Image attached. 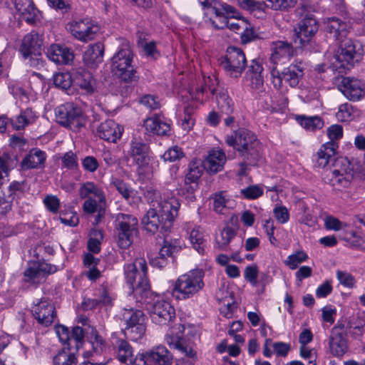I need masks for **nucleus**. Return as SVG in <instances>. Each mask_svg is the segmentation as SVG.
Returning a JSON list of instances; mask_svg holds the SVG:
<instances>
[{
    "instance_id": "obj_1",
    "label": "nucleus",
    "mask_w": 365,
    "mask_h": 365,
    "mask_svg": "<svg viewBox=\"0 0 365 365\" xmlns=\"http://www.w3.org/2000/svg\"><path fill=\"white\" fill-rule=\"evenodd\" d=\"M180 204L175 197L163 200L158 202L157 207L148 210L142 219L143 227L155 234L160 232L163 236L170 231L175 219L178 215Z\"/></svg>"
},
{
    "instance_id": "obj_2",
    "label": "nucleus",
    "mask_w": 365,
    "mask_h": 365,
    "mask_svg": "<svg viewBox=\"0 0 365 365\" xmlns=\"http://www.w3.org/2000/svg\"><path fill=\"white\" fill-rule=\"evenodd\" d=\"M227 143L235 148L243 158L241 166L255 165L259 159L260 146L256 135L249 130L240 128L228 136Z\"/></svg>"
},
{
    "instance_id": "obj_3",
    "label": "nucleus",
    "mask_w": 365,
    "mask_h": 365,
    "mask_svg": "<svg viewBox=\"0 0 365 365\" xmlns=\"http://www.w3.org/2000/svg\"><path fill=\"white\" fill-rule=\"evenodd\" d=\"M132 61L133 52L128 43L123 44L111 58L112 72L125 83L133 84L139 78Z\"/></svg>"
},
{
    "instance_id": "obj_4",
    "label": "nucleus",
    "mask_w": 365,
    "mask_h": 365,
    "mask_svg": "<svg viewBox=\"0 0 365 365\" xmlns=\"http://www.w3.org/2000/svg\"><path fill=\"white\" fill-rule=\"evenodd\" d=\"M362 56L361 45L357 41L346 39L341 41L339 46L335 54L336 61L334 63V66L339 70V73H346L359 63Z\"/></svg>"
},
{
    "instance_id": "obj_5",
    "label": "nucleus",
    "mask_w": 365,
    "mask_h": 365,
    "mask_svg": "<svg viewBox=\"0 0 365 365\" xmlns=\"http://www.w3.org/2000/svg\"><path fill=\"white\" fill-rule=\"evenodd\" d=\"M334 169L331 171V177L329 183L332 186L347 187L354 178L358 169V164L354 160L346 157H336L333 163Z\"/></svg>"
},
{
    "instance_id": "obj_6",
    "label": "nucleus",
    "mask_w": 365,
    "mask_h": 365,
    "mask_svg": "<svg viewBox=\"0 0 365 365\" xmlns=\"http://www.w3.org/2000/svg\"><path fill=\"white\" fill-rule=\"evenodd\" d=\"M302 10L303 18L298 23V27L294 29L293 41L297 46L304 48L311 42L318 31L319 24L314 14L307 9V6H303Z\"/></svg>"
},
{
    "instance_id": "obj_7",
    "label": "nucleus",
    "mask_w": 365,
    "mask_h": 365,
    "mask_svg": "<svg viewBox=\"0 0 365 365\" xmlns=\"http://www.w3.org/2000/svg\"><path fill=\"white\" fill-rule=\"evenodd\" d=\"M56 122L73 131H78L86 124L82 110L73 103H66L55 109Z\"/></svg>"
},
{
    "instance_id": "obj_8",
    "label": "nucleus",
    "mask_w": 365,
    "mask_h": 365,
    "mask_svg": "<svg viewBox=\"0 0 365 365\" xmlns=\"http://www.w3.org/2000/svg\"><path fill=\"white\" fill-rule=\"evenodd\" d=\"M117 243L121 249L128 248L138 233V220L131 215L118 213L115 217Z\"/></svg>"
},
{
    "instance_id": "obj_9",
    "label": "nucleus",
    "mask_w": 365,
    "mask_h": 365,
    "mask_svg": "<svg viewBox=\"0 0 365 365\" xmlns=\"http://www.w3.org/2000/svg\"><path fill=\"white\" fill-rule=\"evenodd\" d=\"M220 65L227 76L237 78L246 68L245 54L240 48L230 46L225 54L220 58Z\"/></svg>"
},
{
    "instance_id": "obj_10",
    "label": "nucleus",
    "mask_w": 365,
    "mask_h": 365,
    "mask_svg": "<svg viewBox=\"0 0 365 365\" xmlns=\"http://www.w3.org/2000/svg\"><path fill=\"white\" fill-rule=\"evenodd\" d=\"M153 322L160 325L167 324L175 317V309L170 303L155 294L145 303Z\"/></svg>"
},
{
    "instance_id": "obj_11",
    "label": "nucleus",
    "mask_w": 365,
    "mask_h": 365,
    "mask_svg": "<svg viewBox=\"0 0 365 365\" xmlns=\"http://www.w3.org/2000/svg\"><path fill=\"white\" fill-rule=\"evenodd\" d=\"M204 286L202 275H180L175 282L173 296L178 299H187Z\"/></svg>"
},
{
    "instance_id": "obj_12",
    "label": "nucleus",
    "mask_w": 365,
    "mask_h": 365,
    "mask_svg": "<svg viewBox=\"0 0 365 365\" xmlns=\"http://www.w3.org/2000/svg\"><path fill=\"white\" fill-rule=\"evenodd\" d=\"M66 29L76 39L83 42L93 40L100 30L99 26L89 19L71 22Z\"/></svg>"
},
{
    "instance_id": "obj_13",
    "label": "nucleus",
    "mask_w": 365,
    "mask_h": 365,
    "mask_svg": "<svg viewBox=\"0 0 365 365\" xmlns=\"http://www.w3.org/2000/svg\"><path fill=\"white\" fill-rule=\"evenodd\" d=\"M31 312L38 323L45 327L50 326L56 317L55 307L48 299H41L34 304Z\"/></svg>"
},
{
    "instance_id": "obj_14",
    "label": "nucleus",
    "mask_w": 365,
    "mask_h": 365,
    "mask_svg": "<svg viewBox=\"0 0 365 365\" xmlns=\"http://www.w3.org/2000/svg\"><path fill=\"white\" fill-rule=\"evenodd\" d=\"M237 227H232L229 225L225 226L219 235L215 237V242L217 247L224 251H235L238 247H242L243 240L240 237H237Z\"/></svg>"
},
{
    "instance_id": "obj_15",
    "label": "nucleus",
    "mask_w": 365,
    "mask_h": 365,
    "mask_svg": "<svg viewBox=\"0 0 365 365\" xmlns=\"http://www.w3.org/2000/svg\"><path fill=\"white\" fill-rule=\"evenodd\" d=\"M123 332L113 333L110 338L111 345L120 361L132 364L135 361L133 349L130 344L121 336Z\"/></svg>"
},
{
    "instance_id": "obj_16",
    "label": "nucleus",
    "mask_w": 365,
    "mask_h": 365,
    "mask_svg": "<svg viewBox=\"0 0 365 365\" xmlns=\"http://www.w3.org/2000/svg\"><path fill=\"white\" fill-rule=\"evenodd\" d=\"M217 109L220 112L221 120L228 127H232L235 123L236 114L234 103L228 96L227 90H222L217 98Z\"/></svg>"
},
{
    "instance_id": "obj_17",
    "label": "nucleus",
    "mask_w": 365,
    "mask_h": 365,
    "mask_svg": "<svg viewBox=\"0 0 365 365\" xmlns=\"http://www.w3.org/2000/svg\"><path fill=\"white\" fill-rule=\"evenodd\" d=\"M275 73L278 76L277 81L279 86L282 81L284 80L291 87H296L304 76V66L302 62L292 63L287 68H284L281 72L277 71V68L273 67L272 75L274 76Z\"/></svg>"
},
{
    "instance_id": "obj_18",
    "label": "nucleus",
    "mask_w": 365,
    "mask_h": 365,
    "mask_svg": "<svg viewBox=\"0 0 365 365\" xmlns=\"http://www.w3.org/2000/svg\"><path fill=\"white\" fill-rule=\"evenodd\" d=\"M146 365H171L173 355L162 345L153 347L140 356Z\"/></svg>"
},
{
    "instance_id": "obj_19",
    "label": "nucleus",
    "mask_w": 365,
    "mask_h": 365,
    "mask_svg": "<svg viewBox=\"0 0 365 365\" xmlns=\"http://www.w3.org/2000/svg\"><path fill=\"white\" fill-rule=\"evenodd\" d=\"M338 88L344 96L351 101H358L365 95L364 85L359 80L354 78H343Z\"/></svg>"
},
{
    "instance_id": "obj_20",
    "label": "nucleus",
    "mask_w": 365,
    "mask_h": 365,
    "mask_svg": "<svg viewBox=\"0 0 365 365\" xmlns=\"http://www.w3.org/2000/svg\"><path fill=\"white\" fill-rule=\"evenodd\" d=\"M324 24L327 35L336 41L345 38L351 27L349 21L335 16L325 19Z\"/></svg>"
},
{
    "instance_id": "obj_21",
    "label": "nucleus",
    "mask_w": 365,
    "mask_h": 365,
    "mask_svg": "<svg viewBox=\"0 0 365 365\" xmlns=\"http://www.w3.org/2000/svg\"><path fill=\"white\" fill-rule=\"evenodd\" d=\"M270 61L277 68L279 63H283L285 60L289 59L294 54L295 49L292 44L287 41H277L272 43L270 46Z\"/></svg>"
},
{
    "instance_id": "obj_22",
    "label": "nucleus",
    "mask_w": 365,
    "mask_h": 365,
    "mask_svg": "<svg viewBox=\"0 0 365 365\" xmlns=\"http://www.w3.org/2000/svg\"><path fill=\"white\" fill-rule=\"evenodd\" d=\"M127 282L135 295L141 297L144 303L147 302V299L150 300L156 294L150 290L147 275H128Z\"/></svg>"
},
{
    "instance_id": "obj_23",
    "label": "nucleus",
    "mask_w": 365,
    "mask_h": 365,
    "mask_svg": "<svg viewBox=\"0 0 365 365\" xmlns=\"http://www.w3.org/2000/svg\"><path fill=\"white\" fill-rule=\"evenodd\" d=\"M96 132L101 139L115 143L121 137L123 128L113 120L108 119L98 126Z\"/></svg>"
},
{
    "instance_id": "obj_24",
    "label": "nucleus",
    "mask_w": 365,
    "mask_h": 365,
    "mask_svg": "<svg viewBox=\"0 0 365 365\" xmlns=\"http://www.w3.org/2000/svg\"><path fill=\"white\" fill-rule=\"evenodd\" d=\"M165 340L170 348L179 350L188 358H196V351L194 349L193 344L187 342L181 336L175 334L173 329L167 333Z\"/></svg>"
},
{
    "instance_id": "obj_25",
    "label": "nucleus",
    "mask_w": 365,
    "mask_h": 365,
    "mask_svg": "<svg viewBox=\"0 0 365 365\" xmlns=\"http://www.w3.org/2000/svg\"><path fill=\"white\" fill-rule=\"evenodd\" d=\"M43 41L39 35L34 31L26 34L20 47V51L24 58L41 54Z\"/></svg>"
},
{
    "instance_id": "obj_26",
    "label": "nucleus",
    "mask_w": 365,
    "mask_h": 365,
    "mask_svg": "<svg viewBox=\"0 0 365 365\" xmlns=\"http://www.w3.org/2000/svg\"><path fill=\"white\" fill-rule=\"evenodd\" d=\"M338 145L336 142H327L322 145L315 156L316 164L319 168H326L333 165L336 158V149Z\"/></svg>"
},
{
    "instance_id": "obj_27",
    "label": "nucleus",
    "mask_w": 365,
    "mask_h": 365,
    "mask_svg": "<svg viewBox=\"0 0 365 365\" xmlns=\"http://www.w3.org/2000/svg\"><path fill=\"white\" fill-rule=\"evenodd\" d=\"M148 153L149 147L147 144L137 140L131 141L129 154L139 169L148 165L150 163Z\"/></svg>"
},
{
    "instance_id": "obj_28",
    "label": "nucleus",
    "mask_w": 365,
    "mask_h": 365,
    "mask_svg": "<svg viewBox=\"0 0 365 365\" xmlns=\"http://www.w3.org/2000/svg\"><path fill=\"white\" fill-rule=\"evenodd\" d=\"M46 56L57 64H68L74 57L68 48L58 44L51 45L46 51Z\"/></svg>"
},
{
    "instance_id": "obj_29",
    "label": "nucleus",
    "mask_w": 365,
    "mask_h": 365,
    "mask_svg": "<svg viewBox=\"0 0 365 365\" xmlns=\"http://www.w3.org/2000/svg\"><path fill=\"white\" fill-rule=\"evenodd\" d=\"M163 117L160 114H155L152 117L148 118L144 121L145 130L158 135H168L170 131V124L163 120Z\"/></svg>"
},
{
    "instance_id": "obj_30",
    "label": "nucleus",
    "mask_w": 365,
    "mask_h": 365,
    "mask_svg": "<svg viewBox=\"0 0 365 365\" xmlns=\"http://www.w3.org/2000/svg\"><path fill=\"white\" fill-rule=\"evenodd\" d=\"M226 161L225 153L221 150H212L203 162V166L208 172L216 173L222 170Z\"/></svg>"
},
{
    "instance_id": "obj_31",
    "label": "nucleus",
    "mask_w": 365,
    "mask_h": 365,
    "mask_svg": "<svg viewBox=\"0 0 365 365\" xmlns=\"http://www.w3.org/2000/svg\"><path fill=\"white\" fill-rule=\"evenodd\" d=\"M104 46L100 42L90 45L83 56V62L90 68H96L103 61Z\"/></svg>"
},
{
    "instance_id": "obj_32",
    "label": "nucleus",
    "mask_w": 365,
    "mask_h": 365,
    "mask_svg": "<svg viewBox=\"0 0 365 365\" xmlns=\"http://www.w3.org/2000/svg\"><path fill=\"white\" fill-rule=\"evenodd\" d=\"M212 26L217 29H224L228 28L235 32L242 30L247 25V21L244 19H237L235 16V11L230 14H225L222 20L217 22L216 20L210 19Z\"/></svg>"
},
{
    "instance_id": "obj_33",
    "label": "nucleus",
    "mask_w": 365,
    "mask_h": 365,
    "mask_svg": "<svg viewBox=\"0 0 365 365\" xmlns=\"http://www.w3.org/2000/svg\"><path fill=\"white\" fill-rule=\"evenodd\" d=\"M263 67L256 60H252L248 66L246 76L250 81V86L254 90H260L264 86Z\"/></svg>"
},
{
    "instance_id": "obj_34",
    "label": "nucleus",
    "mask_w": 365,
    "mask_h": 365,
    "mask_svg": "<svg viewBox=\"0 0 365 365\" xmlns=\"http://www.w3.org/2000/svg\"><path fill=\"white\" fill-rule=\"evenodd\" d=\"M46 159L45 152L38 148H33L22 160L21 166L24 169L43 168Z\"/></svg>"
},
{
    "instance_id": "obj_35",
    "label": "nucleus",
    "mask_w": 365,
    "mask_h": 365,
    "mask_svg": "<svg viewBox=\"0 0 365 365\" xmlns=\"http://www.w3.org/2000/svg\"><path fill=\"white\" fill-rule=\"evenodd\" d=\"M180 246L173 245L168 240L164 241V245L160 250L159 257H155L150 260V265L153 267L161 269L167 264L165 257L171 256L174 252H178Z\"/></svg>"
},
{
    "instance_id": "obj_36",
    "label": "nucleus",
    "mask_w": 365,
    "mask_h": 365,
    "mask_svg": "<svg viewBox=\"0 0 365 365\" xmlns=\"http://www.w3.org/2000/svg\"><path fill=\"white\" fill-rule=\"evenodd\" d=\"M204 11L205 15L207 16L214 14L215 18L213 19L210 16V19H212V20H216L217 22H219V21L222 19L225 14H230L233 13L235 11V8L225 3H222L216 0L213 4H212V6Z\"/></svg>"
},
{
    "instance_id": "obj_37",
    "label": "nucleus",
    "mask_w": 365,
    "mask_h": 365,
    "mask_svg": "<svg viewBox=\"0 0 365 365\" xmlns=\"http://www.w3.org/2000/svg\"><path fill=\"white\" fill-rule=\"evenodd\" d=\"M37 118L36 113L30 108L21 110L14 118L10 119L12 127L16 130L24 129L26 125L35 122Z\"/></svg>"
},
{
    "instance_id": "obj_38",
    "label": "nucleus",
    "mask_w": 365,
    "mask_h": 365,
    "mask_svg": "<svg viewBox=\"0 0 365 365\" xmlns=\"http://www.w3.org/2000/svg\"><path fill=\"white\" fill-rule=\"evenodd\" d=\"M115 297L112 295L107 288L103 287L100 296L98 299H84L82 306L84 309L90 310L95 308L98 304H102L105 306H110Z\"/></svg>"
},
{
    "instance_id": "obj_39",
    "label": "nucleus",
    "mask_w": 365,
    "mask_h": 365,
    "mask_svg": "<svg viewBox=\"0 0 365 365\" xmlns=\"http://www.w3.org/2000/svg\"><path fill=\"white\" fill-rule=\"evenodd\" d=\"M329 349L334 356H341L347 350L346 341L341 334H332L329 339Z\"/></svg>"
},
{
    "instance_id": "obj_40",
    "label": "nucleus",
    "mask_w": 365,
    "mask_h": 365,
    "mask_svg": "<svg viewBox=\"0 0 365 365\" xmlns=\"http://www.w3.org/2000/svg\"><path fill=\"white\" fill-rule=\"evenodd\" d=\"M57 271L55 265L45 262L30 261L24 274H54Z\"/></svg>"
},
{
    "instance_id": "obj_41",
    "label": "nucleus",
    "mask_w": 365,
    "mask_h": 365,
    "mask_svg": "<svg viewBox=\"0 0 365 365\" xmlns=\"http://www.w3.org/2000/svg\"><path fill=\"white\" fill-rule=\"evenodd\" d=\"M93 78L91 73L86 71L77 72L73 80V83L84 90L86 93L93 92Z\"/></svg>"
},
{
    "instance_id": "obj_42",
    "label": "nucleus",
    "mask_w": 365,
    "mask_h": 365,
    "mask_svg": "<svg viewBox=\"0 0 365 365\" xmlns=\"http://www.w3.org/2000/svg\"><path fill=\"white\" fill-rule=\"evenodd\" d=\"M123 320L125 322L126 327L138 325V324L145 323V316L143 312L140 310H134L133 309H124L122 314Z\"/></svg>"
},
{
    "instance_id": "obj_43",
    "label": "nucleus",
    "mask_w": 365,
    "mask_h": 365,
    "mask_svg": "<svg viewBox=\"0 0 365 365\" xmlns=\"http://www.w3.org/2000/svg\"><path fill=\"white\" fill-rule=\"evenodd\" d=\"M94 195L101 202L105 203V197L102 190L93 182H87L81 185L79 188V196L81 199L90 197V195Z\"/></svg>"
},
{
    "instance_id": "obj_44",
    "label": "nucleus",
    "mask_w": 365,
    "mask_h": 365,
    "mask_svg": "<svg viewBox=\"0 0 365 365\" xmlns=\"http://www.w3.org/2000/svg\"><path fill=\"white\" fill-rule=\"evenodd\" d=\"M359 110L349 103H344L339 106L336 113V118L341 122H349L355 117L359 115Z\"/></svg>"
},
{
    "instance_id": "obj_45",
    "label": "nucleus",
    "mask_w": 365,
    "mask_h": 365,
    "mask_svg": "<svg viewBox=\"0 0 365 365\" xmlns=\"http://www.w3.org/2000/svg\"><path fill=\"white\" fill-rule=\"evenodd\" d=\"M53 365H77L78 359L75 353L63 349L53 359Z\"/></svg>"
},
{
    "instance_id": "obj_46",
    "label": "nucleus",
    "mask_w": 365,
    "mask_h": 365,
    "mask_svg": "<svg viewBox=\"0 0 365 365\" xmlns=\"http://www.w3.org/2000/svg\"><path fill=\"white\" fill-rule=\"evenodd\" d=\"M100 203H102L100 202ZM83 211L86 213L93 214L98 212V215L96 216L95 223L98 224L101 222V219L105 215V208L103 207L102 205L100 204L98 207L96 203V200L92 197H88L83 203Z\"/></svg>"
},
{
    "instance_id": "obj_47",
    "label": "nucleus",
    "mask_w": 365,
    "mask_h": 365,
    "mask_svg": "<svg viewBox=\"0 0 365 365\" xmlns=\"http://www.w3.org/2000/svg\"><path fill=\"white\" fill-rule=\"evenodd\" d=\"M88 339L96 354H101L106 349V341L98 334L96 329L93 328L91 329Z\"/></svg>"
},
{
    "instance_id": "obj_48",
    "label": "nucleus",
    "mask_w": 365,
    "mask_h": 365,
    "mask_svg": "<svg viewBox=\"0 0 365 365\" xmlns=\"http://www.w3.org/2000/svg\"><path fill=\"white\" fill-rule=\"evenodd\" d=\"M190 240L199 253H203L205 240L203 232L200 227L192 228L190 233Z\"/></svg>"
},
{
    "instance_id": "obj_49",
    "label": "nucleus",
    "mask_w": 365,
    "mask_h": 365,
    "mask_svg": "<svg viewBox=\"0 0 365 365\" xmlns=\"http://www.w3.org/2000/svg\"><path fill=\"white\" fill-rule=\"evenodd\" d=\"M103 239V235L101 230H92L88 242V250L94 254L98 253L101 250V244Z\"/></svg>"
},
{
    "instance_id": "obj_50",
    "label": "nucleus",
    "mask_w": 365,
    "mask_h": 365,
    "mask_svg": "<svg viewBox=\"0 0 365 365\" xmlns=\"http://www.w3.org/2000/svg\"><path fill=\"white\" fill-rule=\"evenodd\" d=\"M207 90L210 91L212 95H215L217 98L218 93L225 89L219 85V82L217 78L207 77L206 79H205V86L199 88L197 91L199 93H204Z\"/></svg>"
},
{
    "instance_id": "obj_51",
    "label": "nucleus",
    "mask_w": 365,
    "mask_h": 365,
    "mask_svg": "<svg viewBox=\"0 0 365 365\" xmlns=\"http://www.w3.org/2000/svg\"><path fill=\"white\" fill-rule=\"evenodd\" d=\"M83 339H84L83 329L81 327H78V326L73 327L72 331H70L68 349L72 347H74L76 349H78L79 347L82 345Z\"/></svg>"
},
{
    "instance_id": "obj_52",
    "label": "nucleus",
    "mask_w": 365,
    "mask_h": 365,
    "mask_svg": "<svg viewBox=\"0 0 365 365\" xmlns=\"http://www.w3.org/2000/svg\"><path fill=\"white\" fill-rule=\"evenodd\" d=\"M145 332V323H143L130 327H125L123 334L128 336L133 341H138L143 336Z\"/></svg>"
},
{
    "instance_id": "obj_53",
    "label": "nucleus",
    "mask_w": 365,
    "mask_h": 365,
    "mask_svg": "<svg viewBox=\"0 0 365 365\" xmlns=\"http://www.w3.org/2000/svg\"><path fill=\"white\" fill-rule=\"evenodd\" d=\"M53 83L57 88L66 90L71 86L73 80L69 73H58L53 76Z\"/></svg>"
},
{
    "instance_id": "obj_54",
    "label": "nucleus",
    "mask_w": 365,
    "mask_h": 365,
    "mask_svg": "<svg viewBox=\"0 0 365 365\" xmlns=\"http://www.w3.org/2000/svg\"><path fill=\"white\" fill-rule=\"evenodd\" d=\"M125 274H137L143 272L146 274L147 272V264L144 259L139 258L135 259L132 263L128 264L125 267Z\"/></svg>"
},
{
    "instance_id": "obj_55",
    "label": "nucleus",
    "mask_w": 365,
    "mask_h": 365,
    "mask_svg": "<svg viewBox=\"0 0 365 365\" xmlns=\"http://www.w3.org/2000/svg\"><path fill=\"white\" fill-rule=\"evenodd\" d=\"M237 2L240 8L250 12L263 10L265 6L264 1L237 0Z\"/></svg>"
},
{
    "instance_id": "obj_56",
    "label": "nucleus",
    "mask_w": 365,
    "mask_h": 365,
    "mask_svg": "<svg viewBox=\"0 0 365 365\" xmlns=\"http://www.w3.org/2000/svg\"><path fill=\"white\" fill-rule=\"evenodd\" d=\"M37 11H38L35 8L34 4L32 1L31 3L30 6L28 9L27 7L21 9V10L19 11V13L21 15L22 20L25 21L29 24H34L36 22Z\"/></svg>"
},
{
    "instance_id": "obj_57",
    "label": "nucleus",
    "mask_w": 365,
    "mask_h": 365,
    "mask_svg": "<svg viewBox=\"0 0 365 365\" xmlns=\"http://www.w3.org/2000/svg\"><path fill=\"white\" fill-rule=\"evenodd\" d=\"M307 257V255L305 252L303 251H298L289 255L284 262L290 269H294L297 267L299 264L305 261Z\"/></svg>"
},
{
    "instance_id": "obj_58",
    "label": "nucleus",
    "mask_w": 365,
    "mask_h": 365,
    "mask_svg": "<svg viewBox=\"0 0 365 365\" xmlns=\"http://www.w3.org/2000/svg\"><path fill=\"white\" fill-rule=\"evenodd\" d=\"M300 124L307 130H314L321 128L323 126V121L318 116L314 117H302Z\"/></svg>"
},
{
    "instance_id": "obj_59",
    "label": "nucleus",
    "mask_w": 365,
    "mask_h": 365,
    "mask_svg": "<svg viewBox=\"0 0 365 365\" xmlns=\"http://www.w3.org/2000/svg\"><path fill=\"white\" fill-rule=\"evenodd\" d=\"M202 173V169L200 168L195 163H190L189 170L185 176V184L187 185L191 182H197Z\"/></svg>"
},
{
    "instance_id": "obj_60",
    "label": "nucleus",
    "mask_w": 365,
    "mask_h": 365,
    "mask_svg": "<svg viewBox=\"0 0 365 365\" xmlns=\"http://www.w3.org/2000/svg\"><path fill=\"white\" fill-rule=\"evenodd\" d=\"M62 167L68 170H76L78 168V158L72 151L66 153L61 157Z\"/></svg>"
},
{
    "instance_id": "obj_61",
    "label": "nucleus",
    "mask_w": 365,
    "mask_h": 365,
    "mask_svg": "<svg viewBox=\"0 0 365 365\" xmlns=\"http://www.w3.org/2000/svg\"><path fill=\"white\" fill-rule=\"evenodd\" d=\"M245 198L255 200L263 195V189L259 185H250L240 190Z\"/></svg>"
},
{
    "instance_id": "obj_62",
    "label": "nucleus",
    "mask_w": 365,
    "mask_h": 365,
    "mask_svg": "<svg viewBox=\"0 0 365 365\" xmlns=\"http://www.w3.org/2000/svg\"><path fill=\"white\" fill-rule=\"evenodd\" d=\"M184 156V154L180 148L174 146L169 148L163 155V158L165 161L175 162L181 159Z\"/></svg>"
},
{
    "instance_id": "obj_63",
    "label": "nucleus",
    "mask_w": 365,
    "mask_h": 365,
    "mask_svg": "<svg viewBox=\"0 0 365 365\" xmlns=\"http://www.w3.org/2000/svg\"><path fill=\"white\" fill-rule=\"evenodd\" d=\"M98 262V259L91 253H87L84 255V264L89 269L86 274H101V271L96 267Z\"/></svg>"
},
{
    "instance_id": "obj_64",
    "label": "nucleus",
    "mask_w": 365,
    "mask_h": 365,
    "mask_svg": "<svg viewBox=\"0 0 365 365\" xmlns=\"http://www.w3.org/2000/svg\"><path fill=\"white\" fill-rule=\"evenodd\" d=\"M227 200L223 192H219L213 196V207L216 212L221 213L226 207Z\"/></svg>"
}]
</instances>
